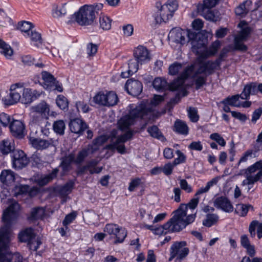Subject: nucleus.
I'll return each mask as SVG.
<instances>
[{
  "instance_id": "nucleus-1",
  "label": "nucleus",
  "mask_w": 262,
  "mask_h": 262,
  "mask_svg": "<svg viewBox=\"0 0 262 262\" xmlns=\"http://www.w3.org/2000/svg\"><path fill=\"white\" fill-rule=\"evenodd\" d=\"M19 208V204L15 203L3 213L2 221L5 224L0 229V262H24L19 253L11 254L7 251L11 237L10 227L17 218Z\"/></svg>"
},
{
  "instance_id": "nucleus-2",
  "label": "nucleus",
  "mask_w": 262,
  "mask_h": 262,
  "mask_svg": "<svg viewBox=\"0 0 262 262\" xmlns=\"http://www.w3.org/2000/svg\"><path fill=\"white\" fill-rule=\"evenodd\" d=\"M220 46V42L219 41H215L213 42L211 45L204 51H202L201 49L199 50L200 53L195 54L198 55L195 62L190 66L187 67L185 69V72L182 76L185 78H191L194 84H195V80L198 77L200 76L199 74H196L195 68L198 66L201 65L202 63H205L207 61H204L206 58L213 56L217 52L218 49Z\"/></svg>"
},
{
  "instance_id": "nucleus-3",
  "label": "nucleus",
  "mask_w": 262,
  "mask_h": 262,
  "mask_svg": "<svg viewBox=\"0 0 262 262\" xmlns=\"http://www.w3.org/2000/svg\"><path fill=\"white\" fill-rule=\"evenodd\" d=\"M151 117L150 109L146 108L145 105L141 104L132 110L128 115L121 118L118 121V126L121 130H125L134 124L136 119L141 118L147 121L150 119ZM147 124V122H146L142 128H144Z\"/></svg>"
},
{
  "instance_id": "nucleus-4",
  "label": "nucleus",
  "mask_w": 262,
  "mask_h": 262,
  "mask_svg": "<svg viewBox=\"0 0 262 262\" xmlns=\"http://www.w3.org/2000/svg\"><path fill=\"white\" fill-rule=\"evenodd\" d=\"M225 56L224 53H221L218 58L215 61L208 60L205 63H202L195 68L196 74L200 76L197 77L195 80V89L198 90L206 85L207 77L213 74L214 70L220 67Z\"/></svg>"
},
{
  "instance_id": "nucleus-5",
  "label": "nucleus",
  "mask_w": 262,
  "mask_h": 262,
  "mask_svg": "<svg viewBox=\"0 0 262 262\" xmlns=\"http://www.w3.org/2000/svg\"><path fill=\"white\" fill-rule=\"evenodd\" d=\"M103 5L99 3L96 5H84L81 7L73 16L75 21L80 26H89L94 23L98 11L102 9Z\"/></svg>"
},
{
  "instance_id": "nucleus-6",
  "label": "nucleus",
  "mask_w": 262,
  "mask_h": 262,
  "mask_svg": "<svg viewBox=\"0 0 262 262\" xmlns=\"http://www.w3.org/2000/svg\"><path fill=\"white\" fill-rule=\"evenodd\" d=\"M155 6L158 10L154 15L155 21L161 24L166 23L172 17L179 5L177 0H167L163 5L160 2H156Z\"/></svg>"
},
{
  "instance_id": "nucleus-7",
  "label": "nucleus",
  "mask_w": 262,
  "mask_h": 262,
  "mask_svg": "<svg viewBox=\"0 0 262 262\" xmlns=\"http://www.w3.org/2000/svg\"><path fill=\"white\" fill-rule=\"evenodd\" d=\"M186 207L180 205L179 208L175 211L174 215L171 217V221L174 225V230L177 232L184 229L188 225L193 223L196 217V213L187 216Z\"/></svg>"
},
{
  "instance_id": "nucleus-8",
  "label": "nucleus",
  "mask_w": 262,
  "mask_h": 262,
  "mask_svg": "<svg viewBox=\"0 0 262 262\" xmlns=\"http://www.w3.org/2000/svg\"><path fill=\"white\" fill-rule=\"evenodd\" d=\"M31 111L32 113H36V114H33L32 117V121L33 123L40 125L46 124V127L47 126V125H50V124L47 121L50 108L46 102L42 101L37 105L32 106Z\"/></svg>"
},
{
  "instance_id": "nucleus-9",
  "label": "nucleus",
  "mask_w": 262,
  "mask_h": 262,
  "mask_svg": "<svg viewBox=\"0 0 262 262\" xmlns=\"http://www.w3.org/2000/svg\"><path fill=\"white\" fill-rule=\"evenodd\" d=\"M185 72V69L183 70L180 76L176 79L173 80L170 84H168L167 81L161 78H156L153 81L152 85L154 88L157 91H164L166 89H169L170 91H176L182 88L185 80L188 78H184L182 75Z\"/></svg>"
},
{
  "instance_id": "nucleus-10",
  "label": "nucleus",
  "mask_w": 262,
  "mask_h": 262,
  "mask_svg": "<svg viewBox=\"0 0 262 262\" xmlns=\"http://www.w3.org/2000/svg\"><path fill=\"white\" fill-rule=\"evenodd\" d=\"M186 36L189 40L191 41V51L195 54L200 53L199 50L204 47L206 43L207 39L202 33L196 32L194 30H187Z\"/></svg>"
},
{
  "instance_id": "nucleus-11",
  "label": "nucleus",
  "mask_w": 262,
  "mask_h": 262,
  "mask_svg": "<svg viewBox=\"0 0 262 262\" xmlns=\"http://www.w3.org/2000/svg\"><path fill=\"white\" fill-rule=\"evenodd\" d=\"M12 165L16 169H20L26 167L29 160L26 154L20 149H16L12 152Z\"/></svg>"
},
{
  "instance_id": "nucleus-12",
  "label": "nucleus",
  "mask_w": 262,
  "mask_h": 262,
  "mask_svg": "<svg viewBox=\"0 0 262 262\" xmlns=\"http://www.w3.org/2000/svg\"><path fill=\"white\" fill-rule=\"evenodd\" d=\"M185 241L174 242L171 246L170 251L176 256V259H183L188 254L189 250L186 247Z\"/></svg>"
},
{
  "instance_id": "nucleus-13",
  "label": "nucleus",
  "mask_w": 262,
  "mask_h": 262,
  "mask_svg": "<svg viewBox=\"0 0 262 262\" xmlns=\"http://www.w3.org/2000/svg\"><path fill=\"white\" fill-rule=\"evenodd\" d=\"M133 56L141 65L149 61L151 58L148 50L141 45L134 49Z\"/></svg>"
},
{
  "instance_id": "nucleus-14",
  "label": "nucleus",
  "mask_w": 262,
  "mask_h": 262,
  "mask_svg": "<svg viewBox=\"0 0 262 262\" xmlns=\"http://www.w3.org/2000/svg\"><path fill=\"white\" fill-rule=\"evenodd\" d=\"M10 91V99L8 100V102L6 103V104L12 105L19 101L21 102V93L23 92V86L19 83H16L11 86Z\"/></svg>"
},
{
  "instance_id": "nucleus-15",
  "label": "nucleus",
  "mask_w": 262,
  "mask_h": 262,
  "mask_svg": "<svg viewBox=\"0 0 262 262\" xmlns=\"http://www.w3.org/2000/svg\"><path fill=\"white\" fill-rule=\"evenodd\" d=\"M142 84L137 80L128 79L125 84V89L128 93L133 96H138L142 91Z\"/></svg>"
},
{
  "instance_id": "nucleus-16",
  "label": "nucleus",
  "mask_w": 262,
  "mask_h": 262,
  "mask_svg": "<svg viewBox=\"0 0 262 262\" xmlns=\"http://www.w3.org/2000/svg\"><path fill=\"white\" fill-rule=\"evenodd\" d=\"M258 91L262 94V83L257 85L256 82L249 83L245 86L241 94V98L247 100L249 98L251 94H255Z\"/></svg>"
},
{
  "instance_id": "nucleus-17",
  "label": "nucleus",
  "mask_w": 262,
  "mask_h": 262,
  "mask_svg": "<svg viewBox=\"0 0 262 262\" xmlns=\"http://www.w3.org/2000/svg\"><path fill=\"white\" fill-rule=\"evenodd\" d=\"M69 127L72 133L81 135L88 128V125L83 120L77 118L71 120Z\"/></svg>"
},
{
  "instance_id": "nucleus-18",
  "label": "nucleus",
  "mask_w": 262,
  "mask_h": 262,
  "mask_svg": "<svg viewBox=\"0 0 262 262\" xmlns=\"http://www.w3.org/2000/svg\"><path fill=\"white\" fill-rule=\"evenodd\" d=\"M10 130L13 136L21 139L25 136V125L20 120H12L10 124Z\"/></svg>"
},
{
  "instance_id": "nucleus-19",
  "label": "nucleus",
  "mask_w": 262,
  "mask_h": 262,
  "mask_svg": "<svg viewBox=\"0 0 262 262\" xmlns=\"http://www.w3.org/2000/svg\"><path fill=\"white\" fill-rule=\"evenodd\" d=\"M214 206L226 212H231L233 210L230 201L225 196L217 198L214 201Z\"/></svg>"
},
{
  "instance_id": "nucleus-20",
  "label": "nucleus",
  "mask_w": 262,
  "mask_h": 262,
  "mask_svg": "<svg viewBox=\"0 0 262 262\" xmlns=\"http://www.w3.org/2000/svg\"><path fill=\"white\" fill-rule=\"evenodd\" d=\"M173 221H171V218L165 224L162 226H160L157 228H154V233L157 235L166 234L167 233L177 232L174 230V225L173 224Z\"/></svg>"
},
{
  "instance_id": "nucleus-21",
  "label": "nucleus",
  "mask_w": 262,
  "mask_h": 262,
  "mask_svg": "<svg viewBox=\"0 0 262 262\" xmlns=\"http://www.w3.org/2000/svg\"><path fill=\"white\" fill-rule=\"evenodd\" d=\"M169 35L173 38V41L176 43L184 45L186 42L185 36L186 32L180 29H172L169 33Z\"/></svg>"
},
{
  "instance_id": "nucleus-22",
  "label": "nucleus",
  "mask_w": 262,
  "mask_h": 262,
  "mask_svg": "<svg viewBox=\"0 0 262 262\" xmlns=\"http://www.w3.org/2000/svg\"><path fill=\"white\" fill-rule=\"evenodd\" d=\"M251 6L252 2L250 0L243 2L235 8V14L241 17H244L251 10Z\"/></svg>"
},
{
  "instance_id": "nucleus-23",
  "label": "nucleus",
  "mask_w": 262,
  "mask_h": 262,
  "mask_svg": "<svg viewBox=\"0 0 262 262\" xmlns=\"http://www.w3.org/2000/svg\"><path fill=\"white\" fill-rule=\"evenodd\" d=\"M42 80H43L42 86L49 91L52 90L54 88L56 83V79L50 73L43 71L41 73Z\"/></svg>"
},
{
  "instance_id": "nucleus-24",
  "label": "nucleus",
  "mask_w": 262,
  "mask_h": 262,
  "mask_svg": "<svg viewBox=\"0 0 262 262\" xmlns=\"http://www.w3.org/2000/svg\"><path fill=\"white\" fill-rule=\"evenodd\" d=\"M74 186L73 181H69L65 185L56 188V192L62 198H65L72 191Z\"/></svg>"
},
{
  "instance_id": "nucleus-25",
  "label": "nucleus",
  "mask_w": 262,
  "mask_h": 262,
  "mask_svg": "<svg viewBox=\"0 0 262 262\" xmlns=\"http://www.w3.org/2000/svg\"><path fill=\"white\" fill-rule=\"evenodd\" d=\"M15 181L14 173L11 170H3L0 174V181L4 185H9Z\"/></svg>"
},
{
  "instance_id": "nucleus-26",
  "label": "nucleus",
  "mask_w": 262,
  "mask_h": 262,
  "mask_svg": "<svg viewBox=\"0 0 262 262\" xmlns=\"http://www.w3.org/2000/svg\"><path fill=\"white\" fill-rule=\"evenodd\" d=\"M32 145L38 150H42L47 148L53 143L52 139L49 140H42L40 139L34 138L32 140Z\"/></svg>"
},
{
  "instance_id": "nucleus-27",
  "label": "nucleus",
  "mask_w": 262,
  "mask_h": 262,
  "mask_svg": "<svg viewBox=\"0 0 262 262\" xmlns=\"http://www.w3.org/2000/svg\"><path fill=\"white\" fill-rule=\"evenodd\" d=\"M197 11L206 20L211 21H216L215 15L212 11L211 10V9L205 8L202 5H198Z\"/></svg>"
},
{
  "instance_id": "nucleus-28",
  "label": "nucleus",
  "mask_w": 262,
  "mask_h": 262,
  "mask_svg": "<svg viewBox=\"0 0 262 262\" xmlns=\"http://www.w3.org/2000/svg\"><path fill=\"white\" fill-rule=\"evenodd\" d=\"M35 237V234L31 228L26 229L18 234L19 241L23 242H30Z\"/></svg>"
},
{
  "instance_id": "nucleus-29",
  "label": "nucleus",
  "mask_w": 262,
  "mask_h": 262,
  "mask_svg": "<svg viewBox=\"0 0 262 262\" xmlns=\"http://www.w3.org/2000/svg\"><path fill=\"white\" fill-rule=\"evenodd\" d=\"M112 143L106 145L104 149H110L112 151H114L115 149H116L117 151L121 154H123L125 153L126 148L124 144H121L118 142L117 139L114 140L113 138L111 139Z\"/></svg>"
},
{
  "instance_id": "nucleus-30",
  "label": "nucleus",
  "mask_w": 262,
  "mask_h": 262,
  "mask_svg": "<svg viewBox=\"0 0 262 262\" xmlns=\"http://www.w3.org/2000/svg\"><path fill=\"white\" fill-rule=\"evenodd\" d=\"M45 215V209L42 207H37L32 209L28 220L31 221L43 219Z\"/></svg>"
},
{
  "instance_id": "nucleus-31",
  "label": "nucleus",
  "mask_w": 262,
  "mask_h": 262,
  "mask_svg": "<svg viewBox=\"0 0 262 262\" xmlns=\"http://www.w3.org/2000/svg\"><path fill=\"white\" fill-rule=\"evenodd\" d=\"M173 130L179 134L187 135L188 127L185 122L178 119L174 122Z\"/></svg>"
},
{
  "instance_id": "nucleus-32",
  "label": "nucleus",
  "mask_w": 262,
  "mask_h": 262,
  "mask_svg": "<svg viewBox=\"0 0 262 262\" xmlns=\"http://www.w3.org/2000/svg\"><path fill=\"white\" fill-rule=\"evenodd\" d=\"M15 150L14 144L9 140H4L0 143V151L3 155H7Z\"/></svg>"
},
{
  "instance_id": "nucleus-33",
  "label": "nucleus",
  "mask_w": 262,
  "mask_h": 262,
  "mask_svg": "<svg viewBox=\"0 0 262 262\" xmlns=\"http://www.w3.org/2000/svg\"><path fill=\"white\" fill-rule=\"evenodd\" d=\"M68 13L66 4L61 6H54L53 9V15L54 17H60L65 16Z\"/></svg>"
},
{
  "instance_id": "nucleus-34",
  "label": "nucleus",
  "mask_w": 262,
  "mask_h": 262,
  "mask_svg": "<svg viewBox=\"0 0 262 262\" xmlns=\"http://www.w3.org/2000/svg\"><path fill=\"white\" fill-rule=\"evenodd\" d=\"M74 159L75 156L73 154H70L62 159V161L60 166L62 167V170L64 171L69 170L71 163L73 162H74Z\"/></svg>"
},
{
  "instance_id": "nucleus-35",
  "label": "nucleus",
  "mask_w": 262,
  "mask_h": 262,
  "mask_svg": "<svg viewBox=\"0 0 262 262\" xmlns=\"http://www.w3.org/2000/svg\"><path fill=\"white\" fill-rule=\"evenodd\" d=\"M98 164V161L95 159H92L86 162L87 166L88 167L89 173L91 174L94 173H99L102 171V167H97Z\"/></svg>"
},
{
  "instance_id": "nucleus-36",
  "label": "nucleus",
  "mask_w": 262,
  "mask_h": 262,
  "mask_svg": "<svg viewBox=\"0 0 262 262\" xmlns=\"http://www.w3.org/2000/svg\"><path fill=\"white\" fill-rule=\"evenodd\" d=\"M219 221V216L216 214L208 213L203 221V225L207 227H210L215 224Z\"/></svg>"
},
{
  "instance_id": "nucleus-37",
  "label": "nucleus",
  "mask_w": 262,
  "mask_h": 262,
  "mask_svg": "<svg viewBox=\"0 0 262 262\" xmlns=\"http://www.w3.org/2000/svg\"><path fill=\"white\" fill-rule=\"evenodd\" d=\"M250 208L253 209V207L249 204H238L236 205L235 213L241 216H245L247 215Z\"/></svg>"
},
{
  "instance_id": "nucleus-38",
  "label": "nucleus",
  "mask_w": 262,
  "mask_h": 262,
  "mask_svg": "<svg viewBox=\"0 0 262 262\" xmlns=\"http://www.w3.org/2000/svg\"><path fill=\"white\" fill-rule=\"evenodd\" d=\"M106 106H112L117 104L118 98L116 93L113 92H109L105 94Z\"/></svg>"
},
{
  "instance_id": "nucleus-39",
  "label": "nucleus",
  "mask_w": 262,
  "mask_h": 262,
  "mask_svg": "<svg viewBox=\"0 0 262 262\" xmlns=\"http://www.w3.org/2000/svg\"><path fill=\"white\" fill-rule=\"evenodd\" d=\"M239 98H241V94L229 96L223 99L221 103L222 104H228L232 106L239 107L240 104H237Z\"/></svg>"
},
{
  "instance_id": "nucleus-40",
  "label": "nucleus",
  "mask_w": 262,
  "mask_h": 262,
  "mask_svg": "<svg viewBox=\"0 0 262 262\" xmlns=\"http://www.w3.org/2000/svg\"><path fill=\"white\" fill-rule=\"evenodd\" d=\"M112 20L107 16L102 15L99 17L100 27L103 30H108L111 28Z\"/></svg>"
},
{
  "instance_id": "nucleus-41",
  "label": "nucleus",
  "mask_w": 262,
  "mask_h": 262,
  "mask_svg": "<svg viewBox=\"0 0 262 262\" xmlns=\"http://www.w3.org/2000/svg\"><path fill=\"white\" fill-rule=\"evenodd\" d=\"M66 125L64 121L61 120L56 121L53 124L54 131L59 135H63L64 133Z\"/></svg>"
},
{
  "instance_id": "nucleus-42",
  "label": "nucleus",
  "mask_w": 262,
  "mask_h": 262,
  "mask_svg": "<svg viewBox=\"0 0 262 262\" xmlns=\"http://www.w3.org/2000/svg\"><path fill=\"white\" fill-rule=\"evenodd\" d=\"M115 233L113 235L116 239L114 242L115 244L122 243L127 236V231L125 229L120 227H119L118 232Z\"/></svg>"
},
{
  "instance_id": "nucleus-43",
  "label": "nucleus",
  "mask_w": 262,
  "mask_h": 262,
  "mask_svg": "<svg viewBox=\"0 0 262 262\" xmlns=\"http://www.w3.org/2000/svg\"><path fill=\"white\" fill-rule=\"evenodd\" d=\"M32 101V91L30 89L23 86V92L21 93V103L29 104Z\"/></svg>"
},
{
  "instance_id": "nucleus-44",
  "label": "nucleus",
  "mask_w": 262,
  "mask_h": 262,
  "mask_svg": "<svg viewBox=\"0 0 262 262\" xmlns=\"http://www.w3.org/2000/svg\"><path fill=\"white\" fill-rule=\"evenodd\" d=\"M147 132L151 137L155 138L161 140H163L164 139V136L156 125L149 127L147 129Z\"/></svg>"
},
{
  "instance_id": "nucleus-45",
  "label": "nucleus",
  "mask_w": 262,
  "mask_h": 262,
  "mask_svg": "<svg viewBox=\"0 0 262 262\" xmlns=\"http://www.w3.org/2000/svg\"><path fill=\"white\" fill-rule=\"evenodd\" d=\"M0 48L1 49L0 52L3 54L7 58L13 55V51L12 48L1 39H0Z\"/></svg>"
},
{
  "instance_id": "nucleus-46",
  "label": "nucleus",
  "mask_w": 262,
  "mask_h": 262,
  "mask_svg": "<svg viewBox=\"0 0 262 262\" xmlns=\"http://www.w3.org/2000/svg\"><path fill=\"white\" fill-rule=\"evenodd\" d=\"M56 102L57 105L62 110L65 111L68 107V101L66 97L64 96L58 95L56 98Z\"/></svg>"
},
{
  "instance_id": "nucleus-47",
  "label": "nucleus",
  "mask_w": 262,
  "mask_h": 262,
  "mask_svg": "<svg viewBox=\"0 0 262 262\" xmlns=\"http://www.w3.org/2000/svg\"><path fill=\"white\" fill-rule=\"evenodd\" d=\"M59 170L58 168H55L54 169L52 172L47 176H46L45 177L42 178L40 180V183L42 185H46L52 180H53L54 179H55L58 173Z\"/></svg>"
},
{
  "instance_id": "nucleus-48",
  "label": "nucleus",
  "mask_w": 262,
  "mask_h": 262,
  "mask_svg": "<svg viewBox=\"0 0 262 262\" xmlns=\"http://www.w3.org/2000/svg\"><path fill=\"white\" fill-rule=\"evenodd\" d=\"M134 134V132L133 130H128L124 134L117 137L116 139L120 144H124L125 142L132 139Z\"/></svg>"
},
{
  "instance_id": "nucleus-49",
  "label": "nucleus",
  "mask_w": 262,
  "mask_h": 262,
  "mask_svg": "<svg viewBox=\"0 0 262 262\" xmlns=\"http://www.w3.org/2000/svg\"><path fill=\"white\" fill-rule=\"evenodd\" d=\"M217 182V180L216 178H214L211 180L210 181H209L206 186L205 187L200 188L196 192L195 194V196H197L199 195H200L202 193L207 192L210 187L212 186L214 184H216Z\"/></svg>"
},
{
  "instance_id": "nucleus-50",
  "label": "nucleus",
  "mask_w": 262,
  "mask_h": 262,
  "mask_svg": "<svg viewBox=\"0 0 262 262\" xmlns=\"http://www.w3.org/2000/svg\"><path fill=\"white\" fill-rule=\"evenodd\" d=\"M139 62L134 58L128 60V73L134 74L137 72L139 69Z\"/></svg>"
},
{
  "instance_id": "nucleus-51",
  "label": "nucleus",
  "mask_w": 262,
  "mask_h": 262,
  "mask_svg": "<svg viewBox=\"0 0 262 262\" xmlns=\"http://www.w3.org/2000/svg\"><path fill=\"white\" fill-rule=\"evenodd\" d=\"M247 171L249 175H252V173L256 171H262V160L256 162L254 164L247 168Z\"/></svg>"
},
{
  "instance_id": "nucleus-52",
  "label": "nucleus",
  "mask_w": 262,
  "mask_h": 262,
  "mask_svg": "<svg viewBox=\"0 0 262 262\" xmlns=\"http://www.w3.org/2000/svg\"><path fill=\"white\" fill-rule=\"evenodd\" d=\"M89 155L88 150L83 149L78 153L76 158L74 159V163L76 164H80Z\"/></svg>"
},
{
  "instance_id": "nucleus-53",
  "label": "nucleus",
  "mask_w": 262,
  "mask_h": 262,
  "mask_svg": "<svg viewBox=\"0 0 262 262\" xmlns=\"http://www.w3.org/2000/svg\"><path fill=\"white\" fill-rule=\"evenodd\" d=\"M29 35L31 41L34 42V45L38 47L42 43L41 35L39 33L31 31Z\"/></svg>"
},
{
  "instance_id": "nucleus-54",
  "label": "nucleus",
  "mask_w": 262,
  "mask_h": 262,
  "mask_svg": "<svg viewBox=\"0 0 262 262\" xmlns=\"http://www.w3.org/2000/svg\"><path fill=\"white\" fill-rule=\"evenodd\" d=\"M119 227L115 224H107L104 227V231L110 235H113L116 232H118Z\"/></svg>"
},
{
  "instance_id": "nucleus-55",
  "label": "nucleus",
  "mask_w": 262,
  "mask_h": 262,
  "mask_svg": "<svg viewBox=\"0 0 262 262\" xmlns=\"http://www.w3.org/2000/svg\"><path fill=\"white\" fill-rule=\"evenodd\" d=\"M187 111L188 117L190 120L193 122H197L199 119L197 109L195 107H189L188 108Z\"/></svg>"
},
{
  "instance_id": "nucleus-56",
  "label": "nucleus",
  "mask_w": 262,
  "mask_h": 262,
  "mask_svg": "<svg viewBox=\"0 0 262 262\" xmlns=\"http://www.w3.org/2000/svg\"><path fill=\"white\" fill-rule=\"evenodd\" d=\"M93 100L96 104L100 105L106 106L105 94L104 93H98L95 97H94Z\"/></svg>"
},
{
  "instance_id": "nucleus-57",
  "label": "nucleus",
  "mask_w": 262,
  "mask_h": 262,
  "mask_svg": "<svg viewBox=\"0 0 262 262\" xmlns=\"http://www.w3.org/2000/svg\"><path fill=\"white\" fill-rule=\"evenodd\" d=\"M182 70V64L178 62H174L169 67V73L171 75H177Z\"/></svg>"
},
{
  "instance_id": "nucleus-58",
  "label": "nucleus",
  "mask_w": 262,
  "mask_h": 262,
  "mask_svg": "<svg viewBox=\"0 0 262 262\" xmlns=\"http://www.w3.org/2000/svg\"><path fill=\"white\" fill-rule=\"evenodd\" d=\"M12 121L11 117L9 115L5 113L0 114V123L4 127H7L8 125L10 126Z\"/></svg>"
},
{
  "instance_id": "nucleus-59",
  "label": "nucleus",
  "mask_w": 262,
  "mask_h": 262,
  "mask_svg": "<svg viewBox=\"0 0 262 262\" xmlns=\"http://www.w3.org/2000/svg\"><path fill=\"white\" fill-rule=\"evenodd\" d=\"M76 213L75 212H71L67 215L62 222L63 226L66 229H69L68 225L71 223L76 218Z\"/></svg>"
},
{
  "instance_id": "nucleus-60",
  "label": "nucleus",
  "mask_w": 262,
  "mask_h": 262,
  "mask_svg": "<svg viewBox=\"0 0 262 262\" xmlns=\"http://www.w3.org/2000/svg\"><path fill=\"white\" fill-rule=\"evenodd\" d=\"M262 177V171H258L254 175H247L246 178L248 179V186L253 185L254 183L258 181Z\"/></svg>"
},
{
  "instance_id": "nucleus-61",
  "label": "nucleus",
  "mask_w": 262,
  "mask_h": 262,
  "mask_svg": "<svg viewBox=\"0 0 262 262\" xmlns=\"http://www.w3.org/2000/svg\"><path fill=\"white\" fill-rule=\"evenodd\" d=\"M19 25L21 31L28 33V35H30V32L32 31L31 29L33 27V24L31 23L24 21Z\"/></svg>"
},
{
  "instance_id": "nucleus-62",
  "label": "nucleus",
  "mask_w": 262,
  "mask_h": 262,
  "mask_svg": "<svg viewBox=\"0 0 262 262\" xmlns=\"http://www.w3.org/2000/svg\"><path fill=\"white\" fill-rule=\"evenodd\" d=\"M98 46L93 43H89L87 45L86 52L88 55V57H93L97 52Z\"/></svg>"
},
{
  "instance_id": "nucleus-63",
  "label": "nucleus",
  "mask_w": 262,
  "mask_h": 262,
  "mask_svg": "<svg viewBox=\"0 0 262 262\" xmlns=\"http://www.w3.org/2000/svg\"><path fill=\"white\" fill-rule=\"evenodd\" d=\"M210 138L215 141L220 145L225 146L226 141L224 138L218 133H213L210 135Z\"/></svg>"
},
{
  "instance_id": "nucleus-64",
  "label": "nucleus",
  "mask_w": 262,
  "mask_h": 262,
  "mask_svg": "<svg viewBox=\"0 0 262 262\" xmlns=\"http://www.w3.org/2000/svg\"><path fill=\"white\" fill-rule=\"evenodd\" d=\"M244 40L238 38L237 37H235L234 38V47L235 49L242 51H245L247 50V47L243 43V41Z\"/></svg>"
}]
</instances>
